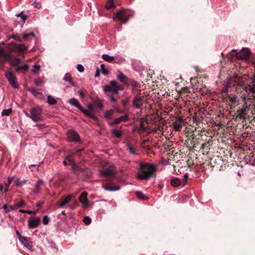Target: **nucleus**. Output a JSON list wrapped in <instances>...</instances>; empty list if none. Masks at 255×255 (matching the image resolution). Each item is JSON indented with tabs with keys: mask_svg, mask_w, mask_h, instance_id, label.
<instances>
[{
	"mask_svg": "<svg viewBox=\"0 0 255 255\" xmlns=\"http://www.w3.org/2000/svg\"><path fill=\"white\" fill-rule=\"evenodd\" d=\"M137 178L141 180L149 179L156 171V167L148 163H140Z\"/></svg>",
	"mask_w": 255,
	"mask_h": 255,
	"instance_id": "f257e3e1",
	"label": "nucleus"
},
{
	"mask_svg": "<svg viewBox=\"0 0 255 255\" xmlns=\"http://www.w3.org/2000/svg\"><path fill=\"white\" fill-rule=\"evenodd\" d=\"M42 110L39 107L32 108L30 109V113L25 112L26 116L31 119L34 122H38L42 121Z\"/></svg>",
	"mask_w": 255,
	"mask_h": 255,
	"instance_id": "f03ea898",
	"label": "nucleus"
},
{
	"mask_svg": "<svg viewBox=\"0 0 255 255\" xmlns=\"http://www.w3.org/2000/svg\"><path fill=\"white\" fill-rule=\"evenodd\" d=\"M6 49L10 53L11 52L21 53L26 51L27 49V47L22 44H18L11 43L6 46Z\"/></svg>",
	"mask_w": 255,
	"mask_h": 255,
	"instance_id": "7ed1b4c3",
	"label": "nucleus"
},
{
	"mask_svg": "<svg viewBox=\"0 0 255 255\" xmlns=\"http://www.w3.org/2000/svg\"><path fill=\"white\" fill-rule=\"evenodd\" d=\"M130 16L131 15L128 11L123 9L118 12L114 18L118 19L123 23H126L128 20Z\"/></svg>",
	"mask_w": 255,
	"mask_h": 255,
	"instance_id": "20e7f679",
	"label": "nucleus"
},
{
	"mask_svg": "<svg viewBox=\"0 0 255 255\" xmlns=\"http://www.w3.org/2000/svg\"><path fill=\"white\" fill-rule=\"evenodd\" d=\"M5 77L13 88H17L18 87L16 77L12 72L8 70L5 73Z\"/></svg>",
	"mask_w": 255,
	"mask_h": 255,
	"instance_id": "39448f33",
	"label": "nucleus"
},
{
	"mask_svg": "<svg viewBox=\"0 0 255 255\" xmlns=\"http://www.w3.org/2000/svg\"><path fill=\"white\" fill-rule=\"evenodd\" d=\"M118 90H120V89L115 81H111L110 82V85L105 86L103 87V90L105 92H111L114 94H117L118 93Z\"/></svg>",
	"mask_w": 255,
	"mask_h": 255,
	"instance_id": "423d86ee",
	"label": "nucleus"
},
{
	"mask_svg": "<svg viewBox=\"0 0 255 255\" xmlns=\"http://www.w3.org/2000/svg\"><path fill=\"white\" fill-rule=\"evenodd\" d=\"M234 53L235 56L238 59H247L250 55L251 52L247 48H243L239 52H236L235 51L233 50L232 55L233 56Z\"/></svg>",
	"mask_w": 255,
	"mask_h": 255,
	"instance_id": "0eeeda50",
	"label": "nucleus"
},
{
	"mask_svg": "<svg viewBox=\"0 0 255 255\" xmlns=\"http://www.w3.org/2000/svg\"><path fill=\"white\" fill-rule=\"evenodd\" d=\"M69 141L80 142V137L77 132L74 130H69L67 132Z\"/></svg>",
	"mask_w": 255,
	"mask_h": 255,
	"instance_id": "6e6552de",
	"label": "nucleus"
},
{
	"mask_svg": "<svg viewBox=\"0 0 255 255\" xmlns=\"http://www.w3.org/2000/svg\"><path fill=\"white\" fill-rule=\"evenodd\" d=\"M116 172V170L114 167L110 166L101 170L100 175L102 176L111 177L113 176Z\"/></svg>",
	"mask_w": 255,
	"mask_h": 255,
	"instance_id": "1a4fd4ad",
	"label": "nucleus"
},
{
	"mask_svg": "<svg viewBox=\"0 0 255 255\" xmlns=\"http://www.w3.org/2000/svg\"><path fill=\"white\" fill-rule=\"evenodd\" d=\"M8 61L12 65H18L19 62V58L15 57L9 52L3 60V61Z\"/></svg>",
	"mask_w": 255,
	"mask_h": 255,
	"instance_id": "9d476101",
	"label": "nucleus"
},
{
	"mask_svg": "<svg viewBox=\"0 0 255 255\" xmlns=\"http://www.w3.org/2000/svg\"><path fill=\"white\" fill-rule=\"evenodd\" d=\"M88 193L83 192L79 197V201L84 208H87L89 206V202L87 199Z\"/></svg>",
	"mask_w": 255,
	"mask_h": 255,
	"instance_id": "9b49d317",
	"label": "nucleus"
},
{
	"mask_svg": "<svg viewBox=\"0 0 255 255\" xmlns=\"http://www.w3.org/2000/svg\"><path fill=\"white\" fill-rule=\"evenodd\" d=\"M248 107L246 105H244L243 108L238 110L237 111V118H239L241 120H245L246 119V116L247 114Z\"/></svg>",
	"mask_w": 255,
	"mask_h": 255,
	"instance_id": "f8f14e48",
	"label": "nucleus"
},
{
	"mask_svg": "<svg viewBox=\"0 0 255 255\" xmlns=\"http://www.w3.org/2000/svg\"><path fill=\"white\" fill-rule=\"evenodd\" d=\"M103 187L105 190L109 191H115L120 189V187L112 183H107Z\"/></svg>",
	"mask_w": 255,
	"mask_h": 255,
	"instance_id": "ddd939ff",
	"label": "nucleus"
},
{
	"mask_svg": "<svg viewBox=\"0 0 255 255\" xmlns=\"http://www.w3.org/2000/svg\"><path fill=\"white\" fill-rule=\"evenodd\" d=\"M40 222V219L36 217L32 220L28 221V227L30 229H34L36 228Z\"/></svg>",
	"mask_w": 255,
	"mask_h": 255,
	"instance_id": "4468645a",
	"label": "nucleus"
},
{
	"mask_svg": "<svg viewBox=\"0 0 255 255\" xmlns=\"http://www.w3.org/2000/svg\"><path fill=\"white\" fill-rule=\"evenodd\" d=\"M142 99L140 96L138 95H136L133 99V106L135 107L137 109L140 108L142 106Z\"/></svg>",
	"mask_w": 255,
	"mask_h": 255,
	"instance_id": "2eb2a0df",
	"label": "nucleus"
},
{
	"mask_svg": "<svg viewBox=\"0 0 255 255\" xmlns=\"http://www.w3.org/2000/svg\"><path fill=\"white\" fill-rule=\"evenodd\" d=\"M84 114H85L88 117L92 119V120L97 121L98 120V117L94 114L93 111H90L89 110H85L83 108L82 110H80Z\"/></svg>",
	"mask_w": 255,
	"mask_h": 255,
	"instance_id": "dca6fc26",
	"label": "nucleus"
},
{
	"mask_svg": "<svg viewBox=\"0 0 255 255\" xmlns=\"http://www.w3.org/2000/svg\"><path fill=\"white\" fill-rule=\"evenodd\" d=\"M74 197L71 194H69L64 200L61 201L58 205L60 207L63 208L64 206L67 204L72 199V198Z\"/></svg>",
	"mask_w": 255,
	"mask_h": 255,
	"instance_id": "f3484780",
	"label": "nucleus"
},
{
	"mask_svg": "<svg viewBox=\"0 0 255 255\" xmlns=\"http://www.w3.org/2000/svg\"><path fill=\"white\" fill-rule=\"evenodd\" d=\"M69 103L70 104L77 108L80 110H83V107L76 99L73 98L69 99Z\"/></svg>",
	"mask_w": 255,
	"mask_h": 255,
	"instance_id": "a211bd4d",
	"label": "nucleus"
},
{
	"mask_svg": "<svg viewBox=\"0 0 255 255\" xmlns=\"http://www.w3.org/2000/svg\"><path fill=\"white\" fill-rule=\"evenodd\" d=\"M126 150H128L129 153L133 155H137L138 154L136 152V148L130 143L127 142L126 144Z\"/></svg>",
	"mask_w": 255,
	"mask_h": 255,
	"instance_id": "6ab92c4d",
	"label": "nucleus"
},
{
	"mask_svg": "<svg viewBox=\"0 0 255 255\" xmlns=\"http://www.w3.org/2000/svg\"><path fill=\"white\" fill-rule=\"evenodd\" d=\"M17 67L15 68V71L17 73L20 72H26L28 71L29 66L28 64H24L23 65H17Z\"/></svg>",
	"mask_w": 255,
	"mask_h": 255,
	"instance_id": "aec40b11",
	"label": "nucleus"
},
{
	"mask_svg": "<svg viewBox=\"0 0 255 255\" xmlns=\"http://www.w3.org/2000/svg\"><path fill=\"white\" fill-rule=\"evenodd\" d=\"M3 45L4 43L0 44V58H3L4 60L9 52L6 51V47L5 48Z\"/></svg>",
	"mask_w": 255,
	"mask_h": 255,
	"instance_id": "412c9836",
	"label": "nucleus"
},
{
	"mask_svg": "<svg viewBox=\"0 0 255 255\" xmlns=\"http://www.w3.org/2000/svg\"><path fill=\"white\" fill-rule=\"evenodd\" d=\"M26 205V203L23 200H21L18 203H15L12 206H10V210H15L19 207L24 206Z\"/></svg>",
	"mask_w": 255,
	"mask_h": 255,
	"instance_id": "4be33fe9",
	"label": "nucleus"
},
{
	"mask_svg": "<svg viewBox=\"0 0 255 255\" xmlns=\"http://www.w3.org/2000/svg\"><path fill=\"white\" fill-rule=\"evenodd\" d=\"M43 185V181L42 180H39L37 181L35 184V188L33 190V192L35 194H38L40 192L41 186Z\"/></svg>",
	"mask_w": 255,
	"mask_h": 255,
	"instance_id": "5701e85b",
	"label": "nucleus"
},
{
	"mask_svg": "<svg viewBox=\"0 0 255 255\" xmlns=\"http://www.w3.org/2000/svg\"><path fill=\"white\" fill-rule=\"evenodd\" d=\"M117 78L122 83L126 84L127 83L128 78L122 72H120L117 75Z\"/></svg>",
	"mask_w": 255,
	"mask_h": 255,
	"instance_id": "b1692460",
	"label": "nucleus"
},
{
	"mask_svg": "<svg viewBox=\"0 0 255 255\" xmlns=\"http://www.w3.org/2000/svg\"><path fill=\"white\" fill-rule=\"evenodd\" d=\"M35 34L33 32H30L28 34L22 33V37L23 39L26 41H30L31 40V38L34 37Z\"/></svg>",
	"mask_w": 255,
	"mask_h": 255,
	"instance_id": "393cba45",
	"label": "nucleus"
},
{
	"mask_svg": "<svg viewBox=\"0 0 255 255\" xmlns=\"http://www.w3.org/2000/svg\"><path fill=\"white\" fill-rule=\"evenodd\" d=\"M128 120V118L127 116H121L119 118H116L114 120L113 124L117 125L120 123L122 122H127Z\"/></svg>",
	"mask_w": 255,
	"mask_h": 255,
	"instance_id": "a878e982",
	"label": "nucleus"
},
{
	"mask_svg": "<svg viewBox=\"0 0 255 255\" xmlns=\"http://www.w3.org/2000/svg\"><path fill=\"white\" fill-rule=\"evenodd\" d=\"M102 58L106 61L111 62L115 59V57L114 56H110L108 54H105L102 55Z\"/></svg>",
	"mask_w": 255,
	"mask_h": 255,
	"instance_id": "bb28decb",
	"label": "nucleus"
},
{
	"mask_svg": "<svg viewBox=\"0 0 255 255\" xmlns=\"http://www.w3.org/2000/svg\"><path fill=\"white\" fill-rule=\"evenodd\" d=\"M47 102L49 105H53L57 103L56 100L50 95L47 96Z\"/></svg>",
	"mask_w": 255,
	"mask_h": 255,
	"instance_id": "cd10ccee",
	"label": "nucleus"
},
{
	"mask_svg": "<svg viewBox=\"0 0 255 255\" xmlns=\"http://www.w3.org/2000/svg\"><path fill=\"white\" fill-rule=\"evenodd\" d=\"M170 183L172 186L177 187L181 184V181L178 178H175L171 180Z\"/></svg>",
	"mask_w": 255,
	"mask_h": 255,
	"instance_id": "c85d7f7f",
	"label": "nucleus"
},
{
	"mask_svg": "<svg viewBox=\"0 0 255 255\" xmlns=\"http://www.w3.org/2000/svg\"><path fill=\"white\" fill-rule=\"evenodd\" d=\"M64 80L69 82L72 85L74 86V83H73V82L72 81L71 75L69 73H67L65 75V76L64 77Z\"/></svg>",
	"mask_w": 255,
	"mask_h": 255,
	"instance_id": "c756f323",
	"label": "nucleus"
},
{
	"mask_svg": "<svg viewBox=\"0 0 255 255\" xmlns=\"http://www.w3.org/2000/svg\"><path fill=\"white\" fill-rule=\"evenodd\" d=\"M27 181V180H20V179H17L14 181V183L15 186L20 187L26 183Z\"/></svg>",
	"mask_w": 255,
	"mask_h": 255,
	"instance_id": "7c9ffc66",
	"label": "nucleus"
},
{
	"mask_svg": "<svg viewBox=\"0 0 255 255\" xmlns=\"http://www.w3.org/2000/svg\"><path fill=\"white\" fill-rule=\"evenodd\" d=\"M136 195L137 197L140 199L145 200L147 199V197L145 195H144L142 193V192H141L140 191H137L136 192Z\"/></svg>",
	"mask_w": 255,
	"mask_h": 255,
	"instance_id": "2f4dec72",
	"label": "nucleus"
},
{
	"mask_svg": "<svg viewBox=\"0 0 255 255\" xmlns=\"http://www.w3.org/2000/svg\"><path fill=\"white\" fill-rule=\"evenodd\" d=\"M114 0H108L106 4V8L107 9H111L112 7H114L115 6V5L114 4Z\"/></svg>",
	"mask_w": 255,
	"mask_h": 255,
	"instance_id": "473e14b6",
	"label": "nucleus"
},
{
	"mask_svg": "<svg viewBox=\"0 0 255 255\" xmlns=\"http://www.w3.org/2000/svg\"><path fill=\"white\" fill-rule=\"evenodd\" d=\"M11 112H12L11 109H4L2 111V112L1 113V116H8L11 114Z\"/></svg>",
	"mask_w": 255,
	"mask_h": 255,
	"instance_id": "72a5a7b5",
	"label": "nucleus"
},
{
	"mask_svg": "<svg viewBox=\"0 0 255 255\" xmlns=\"http://www.w3.org/2000/svg\"><path fill=\"white\" fill-rule=\"evenodd\" d=\"M40 67L39 65L35 64L33 67L32 72L34 74H38Z\"/></svg>",
	"mask_w": 255,
	"mask_h": 255,
	"instance_id": "f704fd0d",
	"label": "nucleus"
},
{
	"mask_svg": "<svg viewBox=\"0 0 255 255\" xmlns=\"http://www.w3.org/2000/svg\"><path fill=\"white\" fill-rule=\"evenodd\" d=\"M104 117L107 119H111L112 117L113 113L112 111H106L104 112Z\"/></svg>",
	"mask_w": 255,
	"mask_h": 255,
	"instance_id": "c9c22d12",
	"label": "nucleus"
},
{
	"mask_svg": "<svg viewBox=\"0 0 255 255\" xmlns=\"http://www.w3.org/2000/svg\"><path fill=\"white\" fill-rule=\"evenodd\" d=\"M174 128L176 130H180L182 128V125L176 122L173 125Z\"/></svg>",
	"mask_w": 255,
	"mask_h": 255,
	"instance_id": "e433bc0d",
	"label": "nucleus"
},
{
	"mask_svg": "<svg viewBox=\"0 0 255 255\" xmlns=\"http://www.w3.org/2000/svg\"><path fill=\"white\" fill-rule=\"evenodd\" d=\"M101 72L102 74L104 75H107L108 74L109 72L108 70L105 68V65L104 64H102L100 65Z\"/></svg>",
	"mask_w": 255,
	"mask_h": 255,
	"instance_id": "4c0bfd02",
	"label": "nucleus"
},
{
	"mask_svg": "<svg viewBox=\"0 0 255 255\" xmlns=\"http://www.w3.org/2000/svg\"><path fill=\"white\" fill-rule=\"evenodd\" d=\"M112 133L117 138H120L122 135L121 131L117 129L113 130L112 131Z\"/></svg>",
	"mask_w": 255,
	"mask_h": 255,
	"instance_id": "58836bf2",
	"label": "nucleus"
},
{
	"mask_svg": "<svg viewBox=\"0 0 255 255\" xmlns=\"http://www.w3.org/2000/svg\"><path fill=\"white\" fill-rule=\"evenodd\" d=\"M49 218L47 215L43 216L42 219V223L44 225H46L49 223Z\"/></svg>",
	"mask_w": 255,
	"mask_h": 255,
	"instance_id": "ea45409f",
	"label": "nucleus"
},
{
	"mask_svg": "<svg viewBox=\"0 0 255 255\" xmlns=\"http://www.w3.org/2000/svg\"><path fill=\"white\" fill-rule=\"evenodd\" d=\"M71 162V159H70V156H67L63 161V164L64 165H67L68 164H70Z\"/></svg>",
	"mask_w": 255,
	"mask_h": 255,
	"instance_id": "a19ab883",
	"label": "nucleus"
},
{
	"mask_svg": "<svg viewBox=\"0 0 255 255\" xmlns=\"http://www.w3.org/2000/svg\"><path fill=\"white\" fill-rule=\"evenodd\" d=\"M29 91L35 96H37L39 94V92L37 91L36 89H35L34 88H31L29 89Z\"/></svg>",
	"mask_w": 255,
	"mask_h": 255,
	"instance_id": "79ce46f5",
	"label": "nucleus"
},
{
	"mask_svg": "<svg viewBox=\"0 0 255 255\" xmlns=\"http://www.w3.org/2000/svg\"><path fill=\"white\" fill-rule=\"evenodd\" d=\"M83 222L86 225L90 224L91 222V218L88 216L85 217L83 219Z\"/></svg>",
	"mask_w": 255,
	"mask_h": 255,
	"instance_id": "37998d69",
	"label": "nucleus"
},
{
	"mask_svg": "<svg viewBox=\"0 0 255 255\" xmlns=\"http://www.w3.org/2000/svg\"><path fill=\"white\" fill-rule=\"evenodd\" d=\"M188 178V174L186 173L184 175V180L182 183L183 186H184L187 184Z\"/></svg>",
	"mask_w": 255,
	"mask_h": 255,
	"instance_id": "c03bdc74",
	"label": "nucleus"
},
{
	"mask_svg": "<svg viewBox=\"0 0 255 255\" xmlns=\"http://www.w3.org/2000/svg\"><path fill=\"white\" fill-rule=\"evenodd\" d=\"M19 212L22 213H27L28 214H31L32 213H35V212H33L30 210H25L23 209H19Z\"/></svg>",
	"mask_w": 255,
	"mask_h": 255,
	"instance_id": "a18cd8bd",
	"label": "nucleus"
},
{
	"mask_svg": "<svg viewBox=\"0 0 255 255\" xmlns=\"http://www.w3.org/2000/svg\"><path fill=\"white\" fill-rule=\"evenodd\" d=\"M77 69L80 72H83L84 71V67L80 64L77 65Z\"/></svg>",
	"mask_w": 255,
	"mask_h": 255,
	"instance_id": "49530a36",
	"label": "nucleus"
},
{
	"mask_svg": "<svg viewBox=\"0 0 255 255\" xmlns=\"http://www.w3.org/2000/svg\"><path fill=\"white\" fill-rule=\"evenodd\" d=\"M96 105L100 110H101L103 107V103L100 101L96 102Z\"/></svg>",
	"mask_w": 255,
	"mask_h": 255,
	"instance_id": "de8ad7c7",
	"label": "nucleus"
},
{
	"mask_svg": "<svg viewBox=\"0 0 255 255\" xmlns=\"http://www.w3.org/2000/svg\"><path fill=\"white\" fill-rule=\"evenodd\" d=\"M125 61V59L124 58H122L121 57H119L117 58L116 61H115L117 63H123Z\"/></svg>",
	"mask_w": 255,
	"mask_h": 255,
	"instance_id": "09e8293b",
	"label": "nucleus"
},
{
	"mask_svg": "<svg viewBox=\"0 0 255 255\" xmlns=\"http://www.w3.org/2000/svg\"><path fill=\"white\" fill-rule=\"evenodd\" d=\"M78 203L77 201H75L74 203L72 205L69 206V207L71 209L73 210L76 209L78 206Z\"/></svg>",
	"mask_w": 255,
	"mask_h": 255,
	"instance_id": "8fccbe9b",
	"label": "nucleus"
},
{
	"mask_svg": "<svg viewBox=\"0 0 255 255\" xmlns=\"http://www.w3.org/2000/svg\"><path fill=\"white\" fill-rule=\"evenodd\" d=\"M11 38L15 39V40H16L17 41H19V42H21L22 41L20 37H19V36H16V35H13L11 36Z\"/></svg>",
	"mask_w": 255,
	"mask_h": 255,
	"instance_id": "3c124183",
	"label": "nucleus"
},
{
	"mask_svg": "<svg viewBox=\"0 0 255 255\" xmlns=\"http://www.w3.org/2000/svg\"><path fill=\"white\" fill-rule=\"evenodd\" d=\"M2 208L3 209H4V212L5 213H8L9 212L10 210V208L9 209H7V206L6 204H5L3 206H2Z\"/></svg>",
	"mask_w": 255,
	"mask_h": 255,
	"instance_id": "603ef678",
	"label": "nucleus"
},
{
	"mask_svg": "<svg viewBox=\"0 0 255 255\" xmlns=\"http://www.w3.org/2000/svg\"><path fill=\"white\" fill-rule=\"evenodd\" d=\"M19 240L21 242L27 241L26 238L25 237L23 236H20V237L19 238Z\"/></svg>",
	"mask_w": 255,
	"mask_h": 255,
	"instance_id": "864d4df0",
	"label": "nucleus"
},
{
	"mask_svg": "<svg viewBox=\"0 0 255 255\" xmlns=\"http://www.w3.org/2000/svg\"><path fill=\"white\" fill-rule=\"evenodd\" d=\"M109 97H110V99L111 100V101L113 102H116V98L113 96V95H109Z\"/></svg>",
	"mask_w": 255,
	"mask_h": 255,
	"instance_id": "5fc2aeb1",
	"label": "nucleus"
},
{
	"mask_svg": "<svg viewBox=\"0 0 255 255\" xmlns=\"http://www.w3.org/2000/svg\"><path fill=\"white\" fill-rule=\"evenodd\" d=\"M27 16L26 15H21V19L22 20V21L23 22H25V20L27 19Z\"/></svg>",
	"mask_w": 255,
	"mask_h": 255,
	"instance_id": "6e6d98bb",
	"label": "nucleus"
},
{
	"mask_svg": "<svg viewBox=\"0 0 255 255\" xmlns=\"http://www.w3.org/2000/svg\"><path fill=\"white\" fill-rule=\"evenodd\" d=\"M115 110L118 113H120V114H122V113H124V110H121L120 109H119L118 108H115Z\"/></svg>",
	"mask_w": 255,
	"mask_h": 255,
	"instance_id": "4d7b16f0",
	"label": "nucleus"
},
{
	"mask_svg": "<svg viewBox=\"0 0 255 255\" xmlns=\"http://www.w3.org/2000/svg\"><path fill=\"white\" fill-rule=\"evenodd\" d=\"M88 110H90V111H94V109H93V106L92 104H89L88 105Z\"/></svg>",
	"mask_w": 255,
	"mask_h": 255,
	"instance_id": "13d9d810",
	"label": "nucleus"
},
{
	"mask_svg": "<svg viewBox=\"0 0 255 255\" xmlns=\"http://www.w3.org/2000/svg\"><path fill=\"white\" fill-rule=\"evenodd\" d=\"M43 125H41V124H37L36 125V127L38 128V129H41L43 127Z\"/></svg>",
	"mask_w": 255,
	"mask_h": 255,
	"instance_id": "bf43d9fd",
	"label": "nucleus"
},
{
	"mask_svg": "<svg viewBox=\"0 0 255 255\" xmlns=\"http://www.w3.org/2000/svg\"><path fill=\"white\" fill-rule=\"evenodd\" d=\"M42 203H38L37 204V207H38V209H40L42 206Z\"/></svg>",
	"mask_w": 255,
	"mask_h": 255,
	"instance_id": "052dcab7",
	"label": "nucleus"
},
{
	"mask_svg": "<svg viewBox=\"0 0 255 255\" xmlns=\"http://www.w3.org/2000/svg\"><path fill=\"white\" fill-rule=\"evenodd\" d=\"M79 95L80 96V97L82 98H84V97H85V95L83 93V92H79Z\"/></svg>",
	"mask_w": 255,
	"mask_h": 255,
	"instance_id": "680f3d73",
	"label": "nucleus"
},
{
	"mask_svg": "<svg viewBox=\"0 0 255 255\" xmlns=\"http://www.w3.org/2000/svg\"><path fill=\"white\" fill-rule=\"evenodd\" d=\"M99 75H100V72H99V70L98 69V70H97V71L96 72L95 77H98L99 76Z\"/></svg>",
	"mask_w": 255,
	"mask_h": 255,
	"instance_id": "e2e57ef3",
	"label": "nucleus"
},
{
	"mask_svg": "<svg viewBox=\"0 0 255 255\" xmlns=\"http://www.w3.org/2000/svg\"><path fill=\"white\" fill-rule=\"evenodd\" d=\"M3 188V185L1 184L0 185V193H1L2 192Z\"/></svg>",
	"mask_w": 255,
	"mask_h": 255,
	"instance_id": "0e129e2a",
	"label": "nucleus"
},
{
	"mask_svg": "<svg viewBox=\"0 0 255 255\" xmlns=\"http://www.w3.org/2000/svg\"><path fill=\"white\" fill-rule=\"evenodd\" d=\"M16 234L17 235L18 238H20V236H21V235H20V233H19V232H18V231L16 230Z\"/></svg>",
	"mask_w": 255,
	"mask_h": 255,
	"instance_id": "69168bd1",
	"label": "nucleus"
},
{
	"mask_svg": "<svg viewBox=\"0 0 255 255\" xmlns=\"http://www.w3.org/2000/svg\"><path fill=\"white\" fill-rule=\"evenodd\" d=\"M8 186H7L4 188V192H7V191H8Z\"/></svg>",
	"mask_w": 255,
	"mask_h": 255,
	"instance_id": "338daca9",
	"label": "nucleus"
},
{
	"mask_svg": "<svg viewBox=\"0 0 255 255\" xmlns=\"http://www.w3.org/2000/svg\"><path fill=\"white\" fill-rule=\"evenodd\" d=\"M123 102L124 103V105L125 106H126L127 104V103H128V101L127 100H123Z\"/></svg>",
	"mask_w": 255,
	"mask_h": 255,
	"instance_id": "774afa93",
	"label": "nucleus"
}]
</instances>
